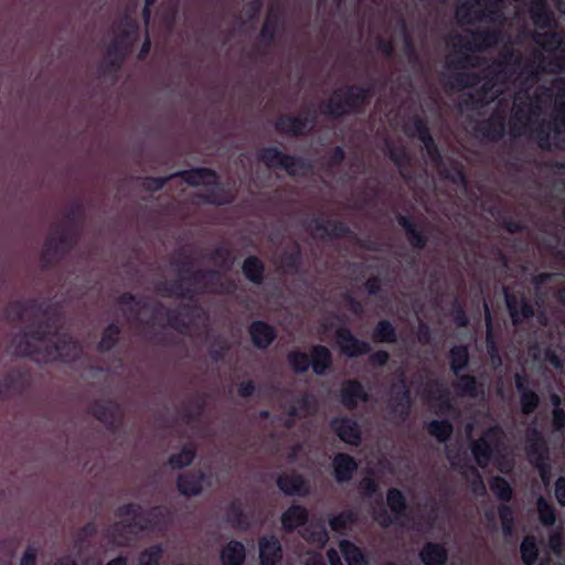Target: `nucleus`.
<instances>
[{"mask_svg": "<svg viewBox=\"0 0 565 565\" xmlns=\"http://www.w3.org/2000/svg\"><path fill=\"white\" fill-rule=\"evenodd\" d=\"M504 40L501 30H463L450 35L447 55V84L452 89L468 88L473 106L498 98V110L479 130L495 140L504 132V111L509 106L505 94L513 95L510 131L514 137L529 136L542 149L559 147L565 140V79L556 77L550 86L537 85L543 74L565 68V49L555 32L536 30L525 58L514 49L504 47L498 60L482 68L478 78L471 70L481 67L479 57L470 53L483 51Z\"/></svg>", "mask_w": 565, "mask_h": 565, "instance_id": "f257e3e1", "label": "nucleus"}, {"mask_svg": "<svg viewBox=\"0 0 565 565\" xmlns=\"http://www.w3.org/2000/svg\"><path fill=\"white\" fill-rule=\"evenodd\" d=\"M191 264H172L168 276L178 275L181 279L180 284H172L170 287L168 282H160L157 286L159 294L163 296H192L196 292H231L233 285L223 281V276L220 271H196L189 276Z\"/></svg>", "mask_w": 565, "mask_h": 565, "instance_id": "f03ea898", "label": "nucleus"}, {"mask_svg": "<svg viewBox=\"0 0 565 565\" xmlns=\"http://www.w3.org/2000/svg\"><path fill=\"white\" fill-rule=\"evenodd\" d=\"M120 310L127 316L129 321L140 322L145 324V332L154 330L156 326L164 327L170 326L171 328L185 332L189 327L184 319L189 318V315L182 316V320L166 310L161 306H151L148 302L136 301L131 295H122L119 299Z\"/></svg>", "mask_w": 565, "mask_h": 565, "instance_id": "7ed1b4c3", "label": "nucleus"}, {"mask_svg": "<svg viewBox=\"0 0 565 565\" xmlns=\"http://www.w3.org/2000/svg\"><path fill=\"white\" fill-rule=\"evenodd\" d=\"M503 0H463L456 10V18L461 25L486 22L494 28L505 21L502 12Z\"/></svg>", "mask_w": 565, "mask_h": 565, "instance_id": "20e7f679", "label": "nucleus"}, {"mask_svg": "<svg viewBox=\"0 0 565 565\" xmlns=\"http://www.w3.org/2000/svg\"><path fill=\"white\" fill-rule=\"evenodd\" d=\"M113 33V40L104 58V63L110 68L118 67L122 58L131 51L139 39V28L135 19L125 15L114 25Z\"/></svg>", "mask_w": 565, "mask_h": 565, "instance_id": "39448f33", "label": "nucleus"}, {"mask_svg": "<svg viewBox=\"0 0 565 565\" xmlns=\"http://www.w3.org/2000/svg\"><path fill=\"white\" fill-rule=\"evenodd\" d=\"M50 333L47 324L33 326L28 331L21 330L12 335L8 349L13 355L31 356L36 363H44L39 356L47 351Z\"/></svg>", "mask_w": 565, "mask_h": 565, "instance_id": "423d86ee", "label": "nucleus"}, {"mask_svg": "<svg viewBox=\"0 0 565 565\" xmlns=\"http://www.w3.org/2000/svg\"><path fill=\"white\" fill-rule=\"evenodd\" d=\"M171 177H181L184 182L193 186L212 185L213 188L206 189L204 193L202 192L199 194L203 202L222 205L232 202L234 199L232 192L225 191L221 185L217 184V177L211 169L199 168L189 171H179L172 173Z\"/></svg>", "mask_w": 565, "mask_h": 565, "instance_id": "0eeeda50", "label": "nucleus"}, {"mask_svg": "<svg viewBox=\"0 0 565 565\" xmlns=\"http://www.w3.org/2000/svg\"><path fill=\"white\" fill-rule=\"evenodd\" d=\"M404 131L409 136H417L418 139L423 142L426 153L430 159L431 163L435 164L438 173L445 179L451 180L455 184H465V178L461 170L458 167H454L451 170H447L441 162L440 154L438 149L436 148L434 140L424 124V121L419 118H413L408 122L404 124Z\"/></svg>", "mask_w": 565, "mask_h": 565, "instance_id": "6e6552de", "label": "nucleus"}, {"mask_svg": "<svg viewBox=\"0 0 565 565\" xmlns=\"http://www.w3.org/2000/svg\"><path fill=\"white\" fill-rule=\"evenodd\" d=\"M84 353V347L79 341L68 333H50L47 351L40 353L39 359L44 363L73 362Z\"/></svg>", "mask_w": 565, "mask_h": 565, "instance_id": "1a4fd4ad", "label": "nucleus"}, {"mask_svg": "<svg viewBox=\"0 0 565 565\" xmlns=\"http://www.w3.org/2000/svg\"><path fill=\"white\" fill-rule=\"evenodd\" d=\"M370 97V90L360 87L341 88L333 93L328 103L320 105L322 114L341 116L361 107Z\"/></svg>", "mask_w": 565, "mask_h": 565, "instance_id": "9d476101", "label": "nucleus"}, {"mask_svg": "<svg viewBox=\"0 0 565 565\" xmlns=\"http://www.w3.org/2000/svg\"><path fill=\"white\" fill-rule=\"evenodd\" d=\"M75 242V232L66 225L52 227L41 252V263L49 266L67 253Z\"/></svg>", "mask_w": 565, "mask_h": 565, "instance_id": "9b49d317", "label": "nucleus"}, {"mask_svg": "<svg viewBox=\"0 0 565 565\" xmlns=\"http://www.w3.org/2000/svg\"><path fill=\"white\" fill-rule=\"evenodd\" d=\"M526 444L530 461L537 468L544 484H548L551 480V467L548 465V450L545 440L540 433L533 428L527 431Z\"/></svg>", "mask_w": 565, "mask_h": 565, "instance_id": "f8f14e48", "label": "nucleus"}, {"mask_svg": "<svg viewBox=\"0 0 565 565\" xmlns=\"http://www.w3.org/2000/svg\"><path fill=\"white\" fill-rule=\"evenodd\" d=\"M258 158L269 169H284L291 175L305 174L309 167L296 157H290L275 147L264 148L259 151Z\"/></svg>", "mask_w": 565, "mask_h": 565, "instance_id": "ddd939ff", "label": "nucleus"}, {"mask_svg": "<svg viewBox=\"0 0 565 565\" xmlns=\"http://www.w3.org/2000/svg\"><path fill=\"white\" fill-rule=\"evenodd\" d=\"M503 431L498 427L489 428L484 434L472 444V454L480 467H486L493 452L499 451L502 443Z\"/></svg>", "mask_w": 565, "mask_h": 565, "instance_id": "4468645a", "label": "nucleus"}, {"mask_svg": "<svg viewBox=\"0 0 565 565\" xmlns=\"http://www.w3.org/2000/svg\"><path fill=\"white\" fill-rule=\"evenodd\" d=\"M422 395L437 414L444 415L454 408V398L450 391L438 381H427Z\"/></svg>", "mask_w": 565, "mask_h": 565, "instance_id": "2eb2a0df", "label": "nucleus"}, {"mask_svg": "<svg viewBox=\"0 0 565 565\" xmlns=\"http://www.w3.org/2000/svg\"><path fill=\"white\" fill-rule=\"evenodd\" d=\"M210 486V478L201 470L181 473L177 478L178 491L186 498L200 495Z\"/></svg>", "mask_w": 565, "mask_h": 565, "instance_id": "dca6fc26", "label": "nucleus"}, {"mask_svg": "<svg viewBox=\"0 0 565 565\" xmlns=\"http://www.w3.org/2000/svg\"><path fill=\"white\" fill-rule=\"evenodd\" d=\"M447 457L451 465L459 469L461 475L465 477L471 491L476 495H483L486 493V486L477 469L468 465L466 458H462L459 454H454L451 449H448Z\"/></svg>", "mask_w": 565, "mask_h": 565, "instance_id": "f3484780", "label": "nucleus"}, {"mask_svg": "<svg viewBox=\"0 0 565 565\" xmlns=\"http://www.w3.org/2000/svg\"><path fill=\"white\" fill-rule=\"evenodd\" d=\"M315 116L300 115L299 117L281 116L276 121V129L282 134L300 135L313 127Z\"/></svg>", "mask_w": 565, "mask_h": 565, "instance_id": "a211bd4d", "label": "nucleus"}, {"mask_svg": "<svg viewBox=\"0 0 565 565\" xmlns=\"http://www.w3.org/2000/svg\"><path fill=\"white\" fill-rule=\"evenodd\" d=\"M337 342L341 351L349 358H354L366 353L370 350V345L354 338L350 330L340 328L337 331Z\"/></svg>", "mask_w": 565, "mask_h": 565, "instance_id": "6ab92c4d", "label": "nucleus"}, {"mask_svg": "<svg viewBox=\"0 0 565 565\" xmlns=\"http://www.w3.org/2000/svg\"><path fill=\"white\" fill-rule=\"evenodd\" d=\"M331 427L338 437L350 445H359L361 441V431L358 423L350 418H335L331 422Z\"/></svg>", "mask_w": 565, "mask_h": 565, "instance_id": "aec40b11", "label": "nucleus"}, {"mask_svg": "<svg viewBox=\"0 0 565 565\" xmlns=\"http://www.w3.org/2000/svg\"><path fill=\"white\" fill-rule=\"evenodd\" d=\"M93 414L108 427H115L122 417L120 405L113 401L96 403L93 407Z\"/></svg>", "mask_w": 565, "mask_h": 565, "instance_id": "412c9836", "label": "nucleus"}, {"mask_svg": "<svg viewBox=\"0 0 565 565\" xmlns=\"http://www.w3.org/2000/svg\"><path fill=\"white\" fill-rule=\"evenodd\" d=\"M258 545L262 565H276L281 559V545L276 536H264L259 540Z\"/></svg>", "mask_w": 565, "mask_h": 565, "instance_id": "4be33fe9", "label": "nucleus"}, {"mask_svg": "<svg viewBox=\"0 0 565 565\" xmlns=\"http://www.w3.org/2000/svg\"><path fill=\"white\" fill-rule=\"evenodd\" d=\"M277 484L287 495L303 497L309 492L303 478L299 475H282L278 478Z\"/></svg>", "mask_w": 565, "mask_h": 565, "instance_id": "5701e85b", "label": "nucleus"}, {"mask_svg": "<svg viewBox=\"0 0 565 565\" xmlns=\"http://www.w3.org/2000/svg\"><path fill=\"white\" fill-rule=\"evenodd\" d=\"M334 477L338 482H347L358 469L355 460L345 454H338L333 458Z\"/></svg>", "mask_w": 565, "mask_h": 565, "instance_id": "b1692460", "label": "nucleus"}, {"mask_svg": "<svg viewBox=\"0 0 565 565\" xmlns=\"http://www.w3.org/2000/svg\"><path fill=\"white\" fill-rule=\"evenodd\" d=\"M504 296H505V302L507 307L509 309L512 322L514 324H518L522 322L524 319L530 318L533 316V309L532 307L522 300L519 309V301L515 296L510 295L508 290L504 288Z\"/></svg>", "mask_w": 565, "mask_h": 565, "instance_id": "393cba45", "label": "nucleus"}, {"mask_svg": "<svg viewBox=\"0 0 565 565\" xmlns=\"http://www.w3.org/2000/svg\"><path fill=\"white\" fill-rule=\"evenodd\" d=\"M366 393L363 386L356 381H349L342 386V403L348 408H353L361 402L366 401Z\"/></svg>", "mask_w": 565, "mask_h": 565, "instance_id": "a878e982", "label": "nucleus"}, {"mask_svg": "<svg viewBox=\"0 0 565 565\" xmlns=\"http://www.w3.org/2000/svg\"><path fill=\"white\" fill-rule=\"evenodd\" d=\"M135 526L131 524L116 520L115 523L107 530L106 535L109 541L116 545H125L129 542Z\"/></svg>", "mask_w": 565, "mask_h": 565, "instance_id": "bb28decb", "label": "nucleus"}, {"mask_svg": "<svg viewBox=\"0 0 565 565\" xmlns=\"http://www.w3.org/2000/svg\"><path fill=\"white\" fill-rule=\"evenodd\" d=\"M419 557L425 565H444L447 561V551L440 544L427 543Z\"/></svg>", "mask_w": 565, "mask_h": 565, "instance_id": "cd10ccee", "label": "nucleus"}, {"mask_svg": "<svg viewBox=\"0 0 565 565\" xmlns=\"http://www.w3.org/2000/svg\"><path fill=\"white\" fill-rule=\"evenodd\" d=\"M245 546L237 541H231L221 552L222 565H243Z\"/></svg>", "mask_w": 565, "mask_h": 565, "instance_id": "c85d7f7f", "label": "nucleus"}, {"mask_svg": "<svg viewBox=\"0 0 565 565\" xmlns=\"http://www.w3.org/2000/svg\"><path fill=\"white\" fill-rule=\"evenodd\" d=\"M250 335L257 348H267L275 339L276 333L270 326L258 321L250 326Z\"/></svg>", "mask_w": 565, "mask_h": 565, "instance_id": "c756f323", "label": "nucleus"}, {"mask_svg": "<svg viewBox=\"0 0 565 565\" xmlns=\"http://www.w3.org/2000/svg\"><path fill=\"white\" fill-rule=\"evenodd\" d=\"M307 519L308 512L306 508L292 505L281 515V523L286 531H292L299 525L305 524Z\"/></svg>", "mask_w": 565, "mask_h": 565, "instance_id": "7c9ffc66", "label": "nucleus"}, {"mask_svg": "<svg viewBox=\"0 0 565 565\" xmlns=\"http://www.w3.org/2000/svg\"><path fill=\"white\" fill-rule=\"evenodd\" d=\"M309 230L311 234L316 237H323L326 235L338 236L341 233L345 232V227L343 225H339L330 221H324L320 218L313 220L309 224Z\"/></svg>", "mask_w": 565, "mask_h": 565, "instance_id": "2f4dec72", "label": "nucleus"}, {"mask_svg": "<svg viewBox=\"0 0 565 565\" xmlns=\"http://www.w3.org/2000/svg\"><path fill=\"white\" fill-rule=\"evenodd\" d=\"M196 448L193 444L184 445L179 452L169 457L168 463L172 469H182L188 467L194 460Z\"/></svg>", "mask_w": 565, "mask_h": 565, "instance_id": "473e14b6", "label": "nucleus"}, {"mask_svg": "<svg viewBox=\"0 0 565 565\" xmlns=\"http://www.w3.org/2000/svg\"><path fill=\"white\" fill-rule=\"evenodd\" d=\"M394 390H398V392L396 396L391 399V406L396 415L404 417L407 415L411 407L409 392L403 381L399 385L395 386Z\"/></svg>", "mask_w": 565, "mask_h": 565, "instance_id": "72a5a7b5", "label": "nucleus"}, {"mask_svg": "<svg viewBox=\"0 0 565 565\" xmlns=\"http://www.w3.org/2000/svg\"><path fill=\"white\" fill-rule=\"evenodd\" d=\"M331 364L330 351L322 345H317L311 352V365L316 374L322 375Z\"/></svg>", "mask_w": 565, "mask_h": 565, "instance_id": "f704fd0d", "label": "nucleus"}, {"mask_svg": "<svg viewBox=\"0 0 565 565\" xmlns=\"http://www.w3.org/2000/svg\"><path fill=\"white\" fill-rule=\"evenodd\" d=\"M340 551L348 565H366V559L359 547L348 540L340 542Z\"/></svg>", "mask_w": 565, "mask_h": 565, "instance_id": "c9c22d12", "label": "nucleus"}, {"mask_svg": "<svg viewBox=\"0 0 565 565\" xmlns=\"http://www.w3.org/2000/svg\"><path fill=\"white\" fill-rule=\"evenodd\" d=\"M142 512V508L138 503H126L120 505L116 512V520L125 521L136 527L137 520Z\"/></svg>", "mask_w": 565, "mask_h": 565, "instance_id": "e433bc0d", "label": "nucleus"}, {"mask_svg": "<svg viewBox=\"0 0 565 565\" xmlns=\"http://www.w3.org/2000/svg\"><path fill=\"white\" fill-rule=\"evenodd\" d=\"M449 360L451 371L458 376L459 372L466 369L469 361L467 348L463 345L454 347L450 350Z\"/></svg>", "mask_w": 565, "mask_h": 565, "instance_id": "4c0bfd02", "label": "nucleus"}, {"mask_svg": "<svg viewBox=\"0 0 565 565\" xmlns=\"http://www.w3.org/2000/svg\"><path fill=\"white\" fill-rule=\"evenodd\" d=\"M454 387L459 396H468L475 398L478 395L477 382L476 379L471 375L458 374Z\"/></svg>", "mask_w": 565, "mask_h": 565, "instance_id": "58836bf2", "label": "nucleus"}, {"mask_svg": "<svg viewBox=\"0 0 565 565\" xmlns=\"http://www.w3.org/2000/svg\"><path fill=\"white\" fill-rule=\"evenodd\" d=\"M484 316H486V324H487V351L490 355L491 362L494 366H499L501 364V358L498 353L497 345L492 338V323L491 316L488 308V305L484 303Z\"/></svg>", "mask_w": 565, "mask_h": 565, "instance_id": "ea45409f", "label": "nucleus"}, {"mask_svg": "<svg viewBox=\"0 0 565 565\" xmlns=\"http://www.w3.org/2000/svg\"><path fill=\"white\" fill-rule=\"evenodd\" d=\"M30 382V375L25 372L15 371L10 373L3 380V386L7 392H19Z\"/></svg>", "mask_w": 565, "mask_h": 565, "instance_id": "a19ab883", "label": "nucleus"}, {"mask_svg": "<svg viewBox=\"0 0 565 565\" xmlns=\"http://www.w3.org/2000/svg\"><path fill=\"white\" fill-rule=\"evenodd\" d=\"M263 271L264 267L258 258L250 256L244 262L243 273L247 279L254 282H260L263 279Z\"/></svg>", "mask_w": 565, "mask_h": 565, "instance_id": "79ce46f5", "label": "nucleus"}, {"mask_svg": "<svg viewBox=\"0 0 565 565\" xmlns=\"http://www.w3.org/2000/svg\"><path fill=\"white\" fill-rule=\"evenodd\" d=\"M119 328L117 324H109L103 332L102 339L98 342V350L100 352H107L114 348L118 340Z\"/></svg>", "mask_w": 565, "mask_h": 565, "instance_id": "37998d69", "label": "nucleus"}, {"mask_svg": "<svg viewBox=\"0 0 565 565\" xmlns=\"http://www.w3.org/2000/svg\"><path fill=\"white\" fill-rule=\"evenodd\" d=\"M521 557L525 565H533L537 558V547L533 536H526L520 546Z\"/></svg>", "mask_w": 565, "mask_h": 565, "instance_id": "c03bdc74", "label": "nucleus"}, {"mask_svg": "<svg viewBox=\"0 0 565 565\" xmlns=\"http://www.w3.org/2000/svg\"><path fill=\"white\" fill-rule=\"evenodd\" d=\"M373 339L379 342H394L396 340L395 328L388 321H380L374 330Z\"/></svg>", "mask_w": 565, "mask_h": 565, "instance_id": "a18cd8bd", "label": "nucleus"}, {"mask_svg": "<svg viewBox=\"0 0 565 565\" xmlns=\"http://www.w3.org/2000/svg\"><path fill=\"white\" fill-rule=\"evenodd\" d=\"M429 434L439 441H445L452 433V426L448 420H433L428 426Z\"/></svg>", "mask_w": 565, "mask_h": 565, "instance_id": "49530a36", "label": "nucleus"}, {"mask_svg": "<svg viewBox=\"0 0 565 565\" xmlns=\"http://www.w3.org/2000/svg\"><path fill=\"white\" fill-rule=\"evenodd\" d=\"M162 553L161 545H152L140 553L138 565H158Z\"/></svg>", "mask_w": 565, "mask_h": 565, "instance_id": "de8ad7c7", "label": "nucleus"}, {"mask_svg": "<svg viewBox=\"0 0 565 565\" xmlns=\"http://www.w3.org/2000/svg\"><path fill=\"white\" fill-rule=\"evenodd\" d=\"M537 512L543 525L551 526L555 523L554 509L543 497L537 499Z\"/></svg>", "mask_w": 565, "mask_h": 565, "instance_id": "09e8293b", "label": "nucleus"}, {"mask_svg": "<svg viewBox=\"0 0 565 565\" xmlns=\"http://www.w3.org/2000/svg\"><path fill=\"white\" fill-rule=\"evenodd\" d=\"M302 536L315 544L323 545L328 540V534L323 525H310L307 527L302 534Z\"/></svg>", "mask_w": 565, "mask_h": 565, "instance_id": "8fccbe9b", "label": "nucleus"}, {"mask_svg": "<svg viewBox=\"0 0 565 565\" xmlns=\"http://www.w3.org/2000/svg\"><path fill=\"white\" fill-rule=\"evenodd\" d=\"M288 362L292 370L298 373H303L310 365V359L306 353L292 351L288 354Z\"/></svg>", "mask_w": 565, "mask_h": 565, "instance_id": "3c124183", "label": "nucleus"}, {"mask_svg": "<svg viewBox=\"0 0 565 565\" xmlns=\"http://www.w3.org/2000/svg\"><path fill=\"white\" fill-rule=\"evenodd\" d=\"M387 504L392 512H394L396 515H399L405 510V498L403 493L397 489H391L387 492Z\"/></svg>", "mask_w": 565, "mask_h": 565, "instance_id": "603ef678", "label": "nucleus"}, {"mask_svg": "<svg viewBox=\"0 0 565 565\" xmlns=\"http://www.w3.org/2000/svg\"><path fill=\"white\" fill-rule=\"evenodd\" d=\"M354 520L355 514L352 511H344L332 518L329 523L333 531L342 533Z\"/></svg>", "mask_w": 565, "mask_h": 565, "instance_id": "864d4df0", "label": "nucleus"}, {"mask_svg": "<svg viewBox=\"0 0 565 565\" xmlns=\"http://www.w3.org/2000/svg\"><path fill=\"white\" fill-rule=\"evenodd\" d=\"M490 488L499 499L504 501L510 500L512 491L510 484L503 478H493L490 482Z\"/></svg>", "mask_w": 565, "mask_h": 565, "instance_id": "5fc2aeb1", "label": "nucleus"}, {"mask_svg": "<svg viewBox=\"0 0 565 565\" xmlns=\"http://www.w3.org/2000/svg\"><path fill=\"white\" fill-rule=\"evenodd\" d=\"M398 223L405 228L411 244L415 247H423L425 242L422 235L414 228L411 221L405 216L398 217Z\"/></svg>", "mask_w": 565, "mask_h": 565, "instance_id": "6e6d98bb", "label": "nucleus"}, {"mask_svg": "<svg viewBox=\"0 0 565 565\" xmlns=\"http://www.w3.org/2000/svg\"><path fill=\"white\" fill-rule=\"evenodd\" d=\"M26 311H28L26 303H24L22 301H13L7 306V308L4 310V315L8 320L14 321V320L23 319Z\"/></svg>", "mask_w": 565, "mask_h": 565, "instance_id": "4d7b16f0", "label": "nucleus"}, {"mask_svg": "<svg viewBox=\"0 0 565 565\" xmlns=\"http://www.w3.org/2000/svg\"><path fill=\"white\" fill-rule=\"evenodd\" d=\"M539 396L533 391H524L521 395V409L524 414H531L539 405Z\"/></svg>", "mask_w": 565, "mask_h": 565, "instance_id": "13d9d810", "label": "nucleus"}, {"mask_svg": "<svg viewBox=\"0 0 565 565\" xmlns=\"http://www.w3.org/2000/svg\"><path fill=\"white\" fill-rule=\"evenodd\" d=\"M311 402L312 398L308 395H303L296 402V405H292L290 408V415L294 416H307L311 412Z\"/></svg>", "mask_w": 565, "mask_h": 565, "instance_id": "bf43d9fd", "label": "nucleus"}, {"mask_svg": "<svg viewBox=\"0 0 565 565\" xmlns=\"http://www.w3.org/2000/svg\"><path fill=\"white\" fill-rule=\"evenodd\" d=\"M499 516L502 523V531L504 535H510L513 530V512L508 505H502L499 509Z\"/></svg>", "mask_w": 565, "mask_h": 565, "instance_id": "052dcab7", "label": "nucleus"}, {"mask_svg": "<svg viewBox=\"0 0 565 565\" xmlns=\"http://www.w3.org/2000/svg\"><path fill=\"white\" fill-rule=\"evenodd\" d=\"M177 15V3L174 1H168L161 6V17L164 25L170 29L175 21Z\"/></svg>", "mask_w": 565, "mask_h": 565, "instance_id": "680f3d73", "label": "nucleus"}, {"mask_svg": "<svg viewBox=\"0 0 565 565\" xmlns=\"http://www.w3.org/2000/svg\"><path fill=\"white\" fill-rule=\"evenodd\" d=\"M214 262L221 268L228 269L234 263V258L232 257L231 252L227 248L222 247L215 252Z\"/></svg>", "mask_w": 565, "mask_h": 565, "instance_id": "e2e57ef3", "label": "nucleus"}, {"mask_svg": "<svg viewBox=\"0 0 565 565\" xmlns=\"http://www.w3.org/2000/svg\"><path fill=\"white\" fill-rule=\"evenodd\" d=\"M174 177H171L168 175V177H164V178H146L143 180V188L147 190V191H158L160 190L161 188H163V185L171 179H173Z\"/></svg>", "mask_w": 565, "mask_h": 565, "instance_id": "0e129e2a", "label": "nucleus"}, {"mask_svg": "<svg viewBox=\"0 0 565 565\" xmlns=\"http://www.w3.org/2000/svg\"><path fill=\"white\" fill-rule=\"evenodd\" d=\"M243 512L242 507L238 502H233L227 511V520L234 524V525H242L243 524Z\"/></svg>", "mask_w": 565, "mask_h": 565, "instance_id": "69168bd1", "label": "nucleus"}, {"mask_svg": "<svg viewBox=\"0 0 565 565\" xmlns=\"http://www.w3.org/2000/svg\"><path fill=\"white\" fill-rule=\"evenodd\" d=\"M387 150L391 159L399 167V169H402L403 166L408 161V156L404 148L395 149L387 145Z\"/></svg>", "mask_w": 565, "mask_h": 565, "instance_id": "338daca9", "label": "nucleus"}, {"mask_svg": "<svg viewBox=\"0 0 565 565\" xmlns=\"http://www.w3.org/2000/svg\"><path fill=\"white\" fill-rule=\"evenodd\" d=\"M360 490L364 495L372 497L377 492V483L372 477H364L360 482Z\"/></svg>", "mask_w": 565, "mask_h": 565, "instance_id": "774afa93", "label": "nucleus"}]
</instances>
